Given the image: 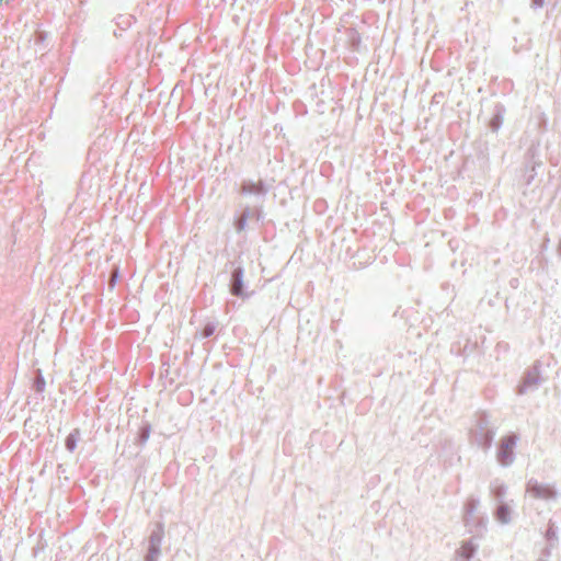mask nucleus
<instances>
[{
	"label": "nucleus",
	"instance_id": "nucleus-1",
	"mask_svg": "<svg viewBox=\"0 0 561 561\" xmlns=\"http://www.w3.org/2000/svg\"><path fill=\"white\" fill-rule=\"evenodd\" d=\"M496 427L491 423L490 416L482 411L477 413L476 423L469 431L470 443L484 451H488L493 444Z\"/></svg>",
	"mask_w": 561,
	"mask_h": 561
},
{
	"label": "nucleus",
	"instance_id": "nucleus-2",
	"mask_svg": "<svg viewBox=\"0 0 561 561\" xmlns=\"http://www.w3.org/2000/svg\"><path fill=\"white\" fill-rule=\"evenodd\" d=\"M225 267L230 268V278L228 284L230 295L240 298L243 301L250 299L255 291L250 290L249 284L244 280L245 272L241 255H238V257L232 261H228Z\"/></svg>",
	"mask_w": 561,
	"mask_h": 561
},
{
	"label": "nucleus",
	"instance_id": "nucleus-3",
	"mask_svg": "<svg viewBox=\"0 0 561 561\" xmlns=\"http://www.w3.org/2000/svg\"><path fill=\"white\" fill-rule=\"evenodd\" d=\"M519 439L518 434L508 433L502 436L496 445V462L504 468L510 467L516 458L515 448Z\"/></svg>",
	"mask_w": 561,
	"mask_h": 561
},
{
	"label": "nucleus",
	"instance_id": "nucleus-4",
	"mask_svg": "<svg viewBox=\"0 0 561 561\" xmlns=\"http://www.w3.org/2000/svg\"><path fill=\"white\" fill-rule=\"evenodd\" d=\"M541 362L535 360L523 374L518 385L516 386L515 392L518 396H523L528 391H535L545 381L541 374Z\"/></svg>",
	"mask_w": 561,
	"mask_h": 561
},
{
	"label": "nucleus",
	"instance_id": "nucleus-5",
	"mask_svg": "<svg viewBox=\"0 0 561 561\" xmlns=\"http://www.w3.org/2000/svg\"><path fill=\"white\" fill-rule=\"evenodd\" d=\"M479 504L478 499L469 497L463 505V523L466 527L470 528V531H472V527L476 528V531L486 529L488 517L477 514Z\"/></svg>",
	"mask_w": 561,
	"mask_h": 561
},
{
	"label": "nucleus",
	"instance_id": "nucleus-6",
	"mask_svg": "<svg viewBox=\"0 0 561 561\" xmlns=\"http://www.w3.org/2000/svg\"><path fill=\"white\" fill-rule=\"evenodd\" d=\"M526 492L537 500H554L558 495L557 489L552 484L541 483L531 478L526 483Z\"/></svg>",
	"mask_w": 561,
	"mask_h": 561
},
{
	"label": "nucleus",
	"instance_id": "nucleus-7",
	"mask_svg": "<svg viewBox=\"0 0 561 561\" xmlns=\"http://www.w3.org/2000/svg\"><path fill=\"white\" fill-rule=\"evenodd\" d=\"M542 168V161L539 151L535 146H530L525 153L524 169L526 184L530 185L538 174V169Z\"/></svg>",
	"mask_w": 561,
	"mask_h": 561
},
{
	"label": "nucleus",
	"instance_id": "nucleus-8",
	"mask_svg": "<svg viewBox=\"0 0 561 561\" xmlns=\"http://www.w3.org/2000/svg\"><path fill=\"white\" fill-rule=\"evenodd\" d=\"M268 186L263 180L252 181L243 180L239 187V194L242 196H253L254 201L266 198Z\"/></svg>",
	"mask_w": 561,
	"mask_h": 561
},
{
	"label": "nucleus",
	"instance_id": "nucleus-9",
	"mask_svg": "<svg viewBox=\"0 0 561 561\" xmlns=\"http://www.w3.org/2000/svg\"><path fill=\"white\" fill-rule=\"evenodd\" d=\"M164 523L162 520H157L150 524V533L146 539L145 550L162 552L161 546L164 539Z\"/></svg>",
	"mask_w": 561,
	"mask_h": 561
},
{
	"label": "nucleus",
	"instance_id": "nucleus-10",
	"mask_svg": "<svg viewBox=\"0 0 561 561\" xmlns=\"http://www.w3.org/2000/svg\"><path fill=\"white\" fill-rule=\"evenodd\" d=\"M505 113H506V107L504 106V104H502L500 102L494 104L493 111H492V116L488 122V128L492 133H497L500 130V128L503 125Z\"/></svg>",
	"mask_w": 561,
	"mask_h": 561
},
{
	"label": "nucleus",
	"instance_id": "nucleus-11",
	"mask_svg": "<svg viewBox=\"0 0 561 561\" xmlns=\"http://www.w3.org/2000/svg\"><path fill=\"white\" fill-rule=\"evenodd\" d=\"M150 433H151L150 422L142 420L138 427L136 436L134 438V443L136 445H138L139 447H144L150 437Z\"/></svg>",
	"mask_w": 561,
	"mask_h": 561
},
{
	"label": "nucleus",
	"instance_id": "nucleus-12",
	"mask_svg": "<svg viewBox=\"0 0 561 561\" xmlns=\"http://www.w3.org/2000/svg\"><path fill=\"white\" fill-rule=\"evenodd\" d=\"M511 514L512 508L507 502H502L495 505L493 515L499 523L503 525L508 524L511 522Z\"/></svg>",
	"mask_w": 561,
	"mask_h": 561
},
{
	"label": "nucleus",
	"instance_id": "nucleus-13",
	"mask_svg": "<svg viewBox=\"0 0 561 561\" xmlns=\"http://www.w3.org/2000/svg\"><path fill=\"white\" fill-rule=\"evenodd\" d=\"M507 486L501 482L499 479L493 480L490 483V493L492 499L496 502V504L505 502Z\"/></svg>",
	"mask_w": 561,
	"mask_h": 561
},
{
	"label": "nucleus",
	"instance_id": "nucleus-14",
	"mask_svg": "<svg viewBox=\"0 0 561 561\" xmlns=\"http://www.w3.org/2000/svg\"><path fill=\"white\" fill-rule=\"evenodd\" d=\"M545 539L550 547H557L559 543L558 527L551 520H549L545 530Z\"/></svg>",
	"mask_w": 561,
	"mask_h": 561
},
{
	"label": "nucleus",
	"instance_id": "nucleus-15",
	"mask_svg": "<svg viewBox=\"0 0 561 561\" xmlns=\"http://www.w3.org/2000/svg\"><path fill=\"white\" fill-rule=\"evenodd\" d=\"M33 375L34 376L32 378V389L36 393L43 394V392L45 391V388H46V381H45L42 369H39V368L35 369Z\"/></svg>",
	"mask_w": 561,
	"mask_h": 561
},
{
	"label": "nucleus",
	"instance_id": "nucleus-16",
	"mask_svg": "<svg viewBox=\"0 0 561 561\" xmlns=\"http://www.w3.org/2000/svg\"><path fill=\"white\" fill-rule=\"evenodd\" d=\"M81 439L80 428H73L65 439V448L69 453H73L77 448L78 442Z\"/></svg>",
	"mask_w": 561,
	"mask_h": 561
},
{
	"label": "nucleus",
	"instance_id": "nucleus-17",
	"mask_svg": "<svg viewBox=\"0 0 561 561\" xmlns=\"http://www.w3.org/2000/svg\"><path fill=\"white\" fill-rule=\"evenodd\" d=\"M264 202H265V198H262V199H257V201H254L251 205H250V208H252V220H255L257 222L260 221H263L264 218H265V214H264Z\"/></svg>",
	"mask_w": 561,
	"mask_h": 561
},
{
	"label": "nucleus",
	"instance_id": "nucleus-18",
	"mask_svg": "<svg viewBox=\"0 0 561 561\" xmlns=\"http://www.w3.org/2000/svg\"><path fill=\"white\" fill-rule=\"evenodd\" d=\"M346 34H347L348 47L352 50H356V51L359 50L362 37H360V34L357 32V30L354 27H350V28H347Z\"/></svg>",
	"mask_w": 561,
	"mask_h": 561
},
{
	"label": "nucleus",
	"instance_id": "nucleus-19",
	"mask_svg": "<svg viewBox=\"0 0 561 561\" xmlns=\"http://www.w3.org/2000/svg\"><path fill=\"white\" fill-rule=\"evenodd\" d=\"M217 327V321H208L199 331L196 332L195 337L201 340L208 339L215 334Z\"/></svg>",
	"mask_w": 561,
	"mask_h": 561
},
{
	"label": "nucleus",
	"instance_id": "nucleus-20",
	"mask_svg": "<svg viewBox=\"0 0 561 561\" xmlns=\"http://www.w3.org/2000/svg\"><path fill=\"white\" fill-rule=\"evenodd\" d=\"M119 277H121L119 267L117 265H114L111 270V273H110L108 279H107V286H108L110 290H113L115 288L117 282L119 280Z\"/></svg>",
	"mask_w": 561,
	"mask_h": 561
},
{
	"label": "nucleus",
	"instance_id": "nucleus-21",
	"mask_svg": "<svg viewBox=\"0 0 561 561\" xmlns=\"http://www.w3.org/2000/svg\"><path fill=\"white\" fill-rule=\"evenodd\" d=\"M248 222L249 221H247L245 218H242L241 216H234L233 224H232L234 231L237 233L243 232L248 227Z\"/></svg>",
	"mask_w": 561,
	"mask_h": 561
},
{
	"label": "nucleus",
	"instance_id": "nucleus-22",
	"mask_svg": "<svg viewBox=\"0 0 561 561\" xmlns=\"http://www.w3.org/2000/svg\"><path fill=\"white\" fill-rule=\"evenodd\" d=\"M162 552L145 550L142 561H159Z\"/></svg>",
	"mask_w": 561,
	"mask_h": 561
},
{
	"label": "nucleus",
	"instance_id": "nucleus-23",
	"mask_svg": "<svg viewBox=\"0 0 561 561\" xmlns=\"http://www.w3.org/2000/svg\"><path fill=\"white\" fill-rule=\"evenodd\" d=\"M252 208H250V204L241 205L240 214L242 218H245L247 221L252 220Z\"/></svg>",
	"mask_w": 561,
	"mask_h": 561
},
{
	"label": "nucleus",
	"instance_id": "nucleus-24",
	"mask_svg": "<svg viewBox=\"0 0 561 561\" xmlns=\"http://www.w3.org/2000/svg\"><path fill=\"white\" fill-rule=\"evenodd\" d=\"M47 35L48 34L46 31L38 30L34 35L35 45H37V46L43 45L45 43V41L47 39Z\"/></svg>",
	"mask_w": 561,
	"mask_h": 561
},
{
	"label": "nucleus",
	"instance_id": "nucleus-25",
	"mask_svg": "<svg viewBox=\"0 0 561 561\" xmlns=\"http://www.w3.org/2000/svg\"><path fill=\"white\" fill-rule=\"evenodd\" d=\"M45 547H46V543H45V542H43V540H42V539H39V540L37 541L36 546H34V548H33V550H32L33 556L36 558L41 552H43V551H44Z\"/></svg>",
	"mask_w": 561,
	"mask_h": 561
},
{
	"label": "nucleus",
	"instance_id": "nucleus-26",
	"mask_svg": "<svg viewBox=\"0 0 561 561\" xmlns=\"http://www.w3.org/2000/svg\"><path fill=\"white\" fill-rule=\"evenodd\" d=\"M554 547H550L548 543L546 545V547L541 550V554L539 558H543L546 560H548V558L550 557L551 554V550L553 549Z\"/></svg>",
	"mask_w": 561,
	"mask_h": 561
},
{
	"label": "nucleus",
	"instance_id": "nucleus-27",
	"mask_svg": "<svg viewBox=\"0 0 561 561\" xmlns=\"http://www.w3.org/2000/svg\"><path fill=\"white\" fill-rule=\"evenodd\" d=\"M546 0H530V8L534 10L541 9L545 5Z\"/></svg>",
	"mask_w": 561,
	"mask_h": 561
},
{
	"label": "nucleus",
	"instance_id": "nucleus-28",
	"mask_svg": "<svg viewBox=\"0 0 561 561\" xmlns=\"http://www.w3.org/2000/svg\"><path fill=\"white\" fill-rule=\"evenodd\" d=\"M119 19H122V22H117V25L121 26L122 28H124L123 25H126V26L130 25V16H126V18L121 16Z\"/></svg>",
	"mask_w": 561,
	"mask_h": 561
},
{
	"label": "nucleus",
	"instance_id": "nucleus-29",
	"mask_svg": "<svg viewBox=\"0 0 561 561\" xmlns=\"http://www.w3.org/2000/svg\"><path fill=\"white\" fill-rule=\"evenodd\" d=\"M558 256L561 259V239L559 240L558 248H557Z\"/></svg>",
	"mask_w": 561,
	"mask_h": 561
},
{
	"label": "nucleus",
	"instance_id": "nucleus-30",
	"mask_svg": "<svg viewBox=\"0 0 561 561\" xmlns=\"http://www.w3.org/2000/svg\"><path fill=\"white\" fill-rule=\"evenodd\" d=\"M538 561H548V560H546L543 558H539Z\"/></svg>",
	"mask_w": 561,
	"mask_h": 561
},
{
	"label": "nucleus",
	"instance_id": "nucleus-31",
	"mask_svg": "<svg viewBox=\"0 0 561 561\" xmlns=\"http://www.w3.org/2000/svg\"><path fill=\"white\" fill-rule=\"evenodd\" d=\"M2 1H3V0H0V5L2 4Z\"/></svg>",
	"mask_w": 561,
	"mask_h": 561
}]
</instances>
